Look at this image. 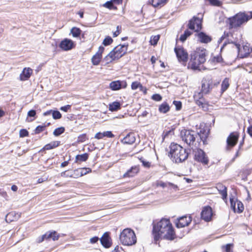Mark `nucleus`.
<instances>
[{"label": "nucleus", "mask_w": 252, "mask_h": 252, "mask_svg": "<svg viewBox=\"0 0 252 252\" xmlns=\"http://www.w3.org/2000/svg\"><path fill=\"white\" fill-rule=\"evenodd\" d=\"M182 140L184 141L189 146L194 145L195 142V139L197 138V141L200 140L199 142L202 141L203 144L206 145L208 144L207 138L209 135V131L206 129H201L199 132H196L192 130L185 129L181 132Z\"/></svg>", "instance_id": "nucleus-1"}, {"label": "nucleus", "mask_w": 252, "mask_h": 252, "mask_svg": "<svg viewBox=\"0 0 252 252\" xmlns=\"http://www.w3.org/2000/svg\"><path fill=\"white\" fill-rule=\"evenodd\" d=\"M206 50L204 48H197L195 51H192L190 55V58L188 63V67L193 70L201 71L205 70L203 64L206 61Z\"/></svg>", "instance_id": "nucleus-2"}, {"label": "nucleus", "mask_w": 252, "mask_h": 252, "mask_svg": "<svg viewBox=\"0 0 252 252\" xmlns=\"http://www.w3.org/2000/svg\"><path fill=\"white\" fill-rule=\"evenodd\" d=\"M169 148L168 156L175 163H181L188 158L189 153L180 145L173 142L171 143Z\"/></svg>", "instance_id": "nucleus-3"}, {"label": "nucleus", "mask_w": 252, "mask_h": 252, "mask_svg": "<svg viewBox=\"0 0 252 252\" xmlns=\"http://www.w3.org/2000/svg\"><path fill=\"white\" fill-rule=\"evenodd\" d=\"M171 224L170 220L168 219H162L157 223L153 222L152 233L156 243L162 238Z\"/></svg>", "instance_id": "nucleus-4"}, {"label": "nucleus", "mask_w": 252, "mask_h": 252, "mask_svg": "<svg viewBox=\"0 0 252 252\" xmlns=\"http://www.w3.org/2000/svg\"><path fill=\"white\" fill-rule=\"evenodd\" d=\"M252 18V11L246 12H239L232 17L227 19L230 28L240 27L243 24L247 22Z\"/></svg>", "instance_id": "nucleus-5"}, {"label": "nucleus", "mask_w": 252, "mask_h": 252, "mask_svg": "<svg viewBox=\"0 0 252 252\" xmlns=\"http://www.w3.org/2000/svg\"><path fill=\"white\" fill-rule=\"evenodd\" d=\"M120 240L123 245L132 246L137 242L136 235L130 228L124 229L120 235Z\"/></svg>", "instance_id": "nucleus-6"}, {"label": "nucleus", "mask_w": 252, "mask_h": 252, "mask_svg": "<svg viewBox=\"0 0 252 252\" xmlns=\"http://www.w3.org/2000/svg\"><path fill=\"white\" fill-rule=\"evenodd\" d=\"M200 143V142L197 141V143H195L194 144V147L196 149L193 150L194 153V159L196 161L201 162L203 164L207 165L209 162V159L205 152L203 150L199 148Z\"/></svg>", "instance_id": "nucleus-7"}, {"label": "nucleus", "mask_w": 252, "mask_h": 252, "mask_svg": "<svg viewBox=\"0 0 252 252\" xmlns=\"http://www.w3.org/2000/svg\"><path fill=\"white\" fill-rule=\"evenodd\" d=\"M202 17L199 18L196 16H194L189 21L187 27L189 29L194 31L196 32L202 29Z\"/></svg>", "instance_id": "nucleus-8"}, {"label": "nucleus", "mask_w": 252, "mask_h": 252, "mask_svg": "<svg viewBox=\"0 0 252 252\" xmlns=\"http://www.w3.org/2000/svg\"><path fill=\"white\" fill-rule=\"evenodd\" d=\"M237 49L238 55L241 58H244L248 56L252 52V48L250 45L246 43L243 45L242 48H240V45L236 44L235 45Z\"/></svg>", "instance_id": "nucleus-9"}, {"label": "nucleus", "mask_w": 252, "mask_h": 252, "mask_svg": "<svg viewBox=\"0 0 252 252\" xmlns=\"http://www.w3.org/2000/svg\"><path fill=\"white\" fill-rule=\"evenodd\" d=\"M174 51L180 62L186 63L188 60V53L183 47H176Z\"/></svg>", "instance_id": "nucleus-10"}, {"label": "nucleus", "mask_w": 252, "mask_h": 252, "mask_svg": "<svg viewBox=\"0 0 252 252\" xmlns=\"http://www.w3.org/2000/svg\"><path fill=\"white\" fill-rule=\"evenodd\" d=\"M239 137V134L237 132H233L230 134L226 140L227 151L230 150L237 144Z\"/></svg>", "instance_id": "nucleus-11"}, {"label": "nucleus", "mask_w": 252, "mask_h": 252, "mask_svg": "<svg viewBox=\"0 0 252 252\" xmlns=\"http://www.w3.org/2000/svg\"><path fill=\"white\" fill-rule=\"evenodd\" d=\"M192 221L190 216L185 215L178 218L175 222L176 227L180 228L188 226Z\"/></svg>", "instance_id": "nucleus-12"}, {"label": "nucleus", "mask_w": 252, "mask_h": 252, "mask_svg": "<svg viewBox=\"0 0 252 252\" xmlns=\"http://www.w3.org/2000/svg\"><path fill=\"white\" fill-rule=\"evenodd\" d=\"M59 46L62 50L67 51L74 48L75 44L71 39L64 38L61 41Z\"/></svg>", "instance_id": "nucleus-13"}, {"label": "nucleus", "mask_w": 252, "mask_h": 252, "mask_svg": "<svg viewBox=\"0 0 252 252\" xmlns=\"http://www.w3.org/2000/svg\"><path fill=\"white\" fill-rule=\"evenodd\" d=\"M201 219L206 222L210 221L213 216V211L211 207L209 206L204 207L200 214Z\"/></svg>", "instance_id": "nucleus-14"}, {"label": "nucleus", "mask_w": 252, "mask_h": 252, "mask_svg": "<svg viewBox=\"0 0 252 252\" xmlns=\"http://www.w3.org/2000/svg\"><path fill=\"white\" fill-rule=\"evenodd\" d=\"M195 37H197V40L202 43L207 44L210 42L212 40V37L208 35L204 32L199 31L195 34Z\"/></svg>", "instance_id": "nucleus-15"}, {"label": "nucleus", "mask_w": 252, "mask_h": 252, "mask_svg": "<svg viewBox=\"0 0 252 252\" xmlns=\"http://www.w3.org/2000/svg\"><path fill=\"white\" fill-rule=\"evenodd\" d=\"M109 87L112 91H117L126 88L127 87V83L125 80L114 81L110 83Z\"/></svg>", "instance_id": "nucleus-16"}, {"label": "nucleus", "mask_w": 252, "mask_h": 252, "mask_svg": "<svg viewBox=\"0 0 252 252\" xmlns=\"http://www.w3.org/2000/svg\"><path fill=\"white\" fill-rule=\"evenodd\" d=\"M100 241L102 246L106 248H109L112 244V240L109 232H105L100 238Z\"/></svg>", "instance_id": "nucleus-17"}, {"label": "nucleus", "mask_w": 252, "mask_h": 252, "mask_svg": "<svg viewBox=\"0 0 252 252\" xmlns=\"http://www.w3.org/2000/svg\"><path fill=\"white\" fill-rule=\"evenodd\" d=\"M128 46V44L125 43L124 44H119L115 47L117 58L120 59L126 53Z\"/></svg>", "instance_id": "nucleus-18"}, {"label": "nucleus", "mask_w": 252, "mask_h": 252, "mask_svg": "<svg viewBox=\"0 0 252 252\" xmlns=\"http://www.w3.org/2000/svg\"><path fill=\"white\" fill-rule=\"evenodd\" d=\"M176 238V234L174 231V229L171 224L169 226V229L165 232V233L162 236L161 239L167 240L172 241Z\"/></svg>", "instance_id": "nucleus-19"}, {"label": "nucleus", "mask_w": 252, "mask_h": 252, "mask_svg": "<svg viewBox=\"0 0 252 252\" xmlns=\"http://www.w3.org/2000/svg\"><path fill=\"white\" fill-rule=\"evenodd\" d=\"M194 98H198V99H195L196 104L201 107L204 111L207 110L208 108V104L205 101L204 98H203V95L201 93H198L196 95Z\"/></svg>", "instance_id": "nucleus-20"}, {"label": "nucleus", "mask_w": 252, "mask_h": 252, "mask_svg": "<svg viewBox=\"0 0 252 252\" xmlns=\"http://www.w3.org/2000/svg\"><path fill=\"white\" fill-rule=\"evenodd\" d=\"M32 73V69L30 67H25L20 75V80L23 81L28 80L30 78Z\"/></svg>", "instance_id": "nucleus-21"}, {"label": "nucleus", "mask_w": 252, "mask_h": 252, "mask_svg": "<svg viewBox=\"0 0 252 252\" xmlns=\"http://www.w3.org/2000/svg\"><path fill=\"white\" fill-rule=\"evenodd\" d=\"M139 171L138 166H133L128 169L124 175V178H130L134 177Z\"/></svg>", "instance_id": "nucleus-22"}, {"label": "nucleus", "mask_w": 252, "mask_h": 252, "mask_svg": "<svg viewBox=\"0 0 252 252\" xmlns=\"http://www.w3.org/2000/svg\"><path fill=\"white\" fill-rule=\"evenodd\" d=\"M135 139L134 134L132 132H129L121 140V142L125 144L130 145L135 142Z\"/></svg>", "instance_id": "nucleus-23"}, {"label": "nucleus", "mask_w": 252, "mask_h": 252, "mask_svg": "<svg viewBox=\"0 0 252 252\" xmlns=\"http://www.w3.org/2000/svg\"><path fill=\"white\" fill-rule=\"evenodd\" d=\"M20 217L19 214L16 213L15 212H11L5 216V220L7 222H11L17 220Z\"/></svg>", "instance_id": "nucleus-24"}, {"label": "nucleus", "mask_w": 252, "mask_h": 252, "mask_svg": "<svg viewBox=\"0 0 252 252\" xmlns=\"http://www.w3.org/2000/svg\"><path fill=\"white\" fill-rule=\"evenodd\" d=\"M210 90V83L209 81L206 79H203L202 80L201 90L199 93H201L202 95L203 94H207Z\"/></svg>", "instance_id": "nucleus-25"}, {"label": "nucleus", "mask_w": 252, "mask_h": 252, "mask_svg": "<svg viewBox=\"0 0 252 252\" xmlns=\"http://www.w3.org/2000/svg\"><path fill=\"white\" fill-rule=\"evenodd\" d=\"M115 135L113 134L111 131H106L103 132H97L95 134L94 138L97 139H102L104 137L108 138H113Z\"/></svg>", "instance_id": "nucleus-26"}, {"label": "nucleus", "mask_w": 252, "mask_h": 252, "mask_svg": "<svg viewBox=\"0 0 252 252\" xmlns=\"http://www.w3.org/2000/svg\"><path fill=\"white\" fill-rule=\"evenodd\" d=\"M89 158V154L84 153L81 155H77L75 157V163H79L81 162L86 161Z\"/></svg>", "instance_id": "nucleus-27"}, {"label": "nucleus", "mask_w": 252, "mask_h": 252, "mask_svg": "<svg viewBox=\"0 0 252 252\" xmlns=\"http://www.w3.org/2000/svg\"><path fill=\"white\" fill-rule=\"evenodd\" d=\"M60 144L61 141H52L48 144H46L43 147V150H51L58 147L60 145Z\"/></svg>", "instance_id": "nucleus-28"}, {"label": "nucleus", "mask_w": 252, "mask_h": 252, "mask_svg": "<svg viewBox=\"0 0 252 252\" xmlns=\"http://www.w3.org/2000/svg\"><path fill=\"white\" fill-rule=\"evenodd\" d=\"M47 239L48 240L52 239L53 241H57L60 238V234H58L56 231L52 230L47 232Z\"/></svg>", "instance_id": "nucleus-29"}, {"label": "nucleus", "mask_w": 252, "mask_h": 252, "mask_svg": "<svg viewBox=\"0 0 252 252\" xmlns=\"http://www.w3.org/2000/svg\"><path fill=\"white\" fill-rule=\"evenodd\" d=\"M170 108L168 104L164 101L159 106L158 111L161 113L165 114L169 111Z\"/></svg>", "instance_id": "nucleus-30"}, {"label": "nucleus", "mask_w": 252, "mask_h": 252, "mask_svg": "<svg viewBox=\"0 0 252 252\" xmlns=\"http://www.w3.org/2000/svg\"><path fill=\"white\" fill-rule=\"evenodd\" d=\"M121 107V103L119 101H114L109 105V110L111 112L117 111Z\"/></svg>", "instance_id": "nucleus-31"}, {"label": "nucleus", "mask_w": 252, "mask_h": 252, "mask_svg": "<svg viewBox=\"0 0 252 252\" xmlns=\"http://www.w3.org/2000/svg\"><path fill=\"white\" fill-rule=\"evenodd\" d=\"M36 110L32 109L29 111L27 114V118H26V122H32L34 121L36 118Z\"/></svg>", "instance_id": "nucleus-32"}, {"label": "nucleus", "mask_w": 252, "mask_h": 252, "mask_svg": "<svg viewBox=\"0 0 252 252\" xmlns=\"http://www.w3.org/2000/svg\"><path fill=\"white\" fill-rule=\"evenodd\" d=\"M102 55H99L98 53H95L91 59L92 64L94 65H98L102 59Z\"/></svg>", "instance_id": "nucleus-33"}, {"label": "nucleus", "mask_w": 252, "mask_h": 252, "mask_svg": "<svg viewBox=\"0 0 252 252\" xmlns=\"http://www.w3.org/2000/svg\"><path fill=\"white\" fill-rule=\"evenodd\" d=\"M167 0H149V2L154 7H157L158 6H163Z\"/></svg>", "instance_id": "nucleus-34"}, {"label": "nucleus", "mask_w": 252, "mask_h": 252, "mask_svg": "<svg viewBox=\"0 0 252 252\" xmlns=\"http://www.w3.org/2000/svg\"><path fill=\"white\" fill-rule=\"evenodd\" d=\"M167 185L169 186L172 187L175 190H177L178 189V186L175 185L171 183L168 182L167 183L163 182L162 181H160L159 182L157 183V186L161 187L163 188L167 187Z\"/></svg>", "instance_id": "nucleus-35"}, {"label": "nucleus", "mask_w": 252, "mask_h": 252, "mask_svg": "<svg viewBox=\"0 0 252 252\" xmlns=\"http://www.w3.org/2000/svg\"><path fill=\"white\" fill-rule=\"evenodd\" d=\"M192 34V32L189 31V30H185L184 33L180 36V40L183 42L185 41L187 38L190 36Z\"/></svg>", "instance_id": "nucleus-36"}, {"label": "nucleus", "mask_w": 252, "mask_h": 252, "mask_svg": "<svg viewBox=\"0 0 252 252\" xmlns=\"http://www.w3.org/2000/svg\"><path fill=\"white\" fill-rule=\"evenodd\" d=\"M237 206L233 207V211L235 213H240L244 210V206L242 203L239 201H237Z\"/></svg>", "instance_id": "nucleus-37"}, {"label": "nucleus", "mask_w": 252, "mask_h": 252, "mask_svg": "<svg viewBox=\"0 0 252 252\" xmlns=\"http://www.w3.org/2000/svg\"><path fill=\"white\" fill-rule=\"evenodd\" d=\"M82 31L80 28L77 27H73L70 31V32L72 36L74 37H78L80 36Z\"/></svg>", "instance_id": "nucleus-38"}, {"label": "nucleus", "mask_w": 252, "mask_h": 252, "mask_svg": "<svg viewBox=\"0 0 252 252\" xmlns=\"http://www.w3.org/2000/svg\"><path fill=\"white\" fill-rule=\"evenodd\" d=\"M65 131V128L63 126H61L56 128L53 131V135L56 136H59Z\"/></svg>", "instance_id": "nucleus-39"}, {"label": "nucleus", "mask_w": 252, "mask_h": 252, "mask_svg": "<svg viewBox=\"0 0 252 252\" xmlns=\"http://www.w3.org/2000/svg\"><path fill=\"white\" fill-rule=\"evenodd\" d=\"M103 6L110 10H116L117 9L116 6L114 5L111 0L106 1L103 4Z\"/></svg>", "instance_id": "nucleus-40"}, {"label": "nucleus", "mask_w": 252, "mask_h": 252, "mask_svg": "<svg viewBox=\"0 0 252 252\" xmlns=\"http://www.w3.org/2000/svg\"><path fill=\"white\" fill-rule=\"evenodd\" d=\"M229 86L228 78H225L221 84V93L226 90Z\"/></svg>", "instance_id": "nucleus-41"}, {"label": "nucleus", "mask_w": 252, "mask_h": 252, "mask_svg": "<svg viewBox=\"0 0 252 252\" xmlns=\"http://www.w3.org/2000/svg\"><path fill=\"white\" fill-rule=\"evenodd\" d=\"M116 49L115 48L107 55L108 58H110L111 60L113 61L116 60H119V58H117V55L116 52Z\"/></svg>", "instance_id": "nucleus-42"}, {"label": "nucleus", "mask_w": 252, "mask_h": 252, "mask_svg": "<svg viewBox=\"0 0 252 252\" xmlns=\"http://www.w3.org/2000/svg\"><path fill=\"white\" fill-rule=\"evenodd\" d=\"M237 199L235 197L232 195H230L229 196V201L230 203V207L233 211V207H236Z\"/></svg>", "instance_id": "nucleus-43"}, {"label": "nucleus", "mask_w": 252, "mask_h": 252, "mask_svg": "<svg viewBox=\"0 0 252 252\" xmlns=\"http://www.w3.org/2000/svg\"><path fill=\"white\" fill-rule=\"evenodd\" d=\"M79 170H80V173L82 176L86 175L88 173H91L92 170L90 168H78Z\"/></svg>", "instance_id": "nucleus-44"}, {"label": "nucleus", "mask_w": 252, "mask_h": 252, "mask_svg": "<svg viewBox=\"0 0 252 252\" xmlns=\"http://www.w3.org/2000/svg\"><path fill=\"white\" fill-rule=\"evenodd\" d=\"M113 41V39L110 36H107L103 40L102 44L104 46L110 45Z\"/></svg>", "instance_id": "nucleus-45"}, {"label": "nucleus", "mask_w": 252, "mask_h": 252, "mask_svg": "<svg viewBox=\"0 0 252 252\" xmlns=\"http://www.w3.org/2000/svg\"><path fill=\"white\" fill-rule=\"evenodd\" d=\"M205 1L212 6H220V1L219 0H205Z\"/></svg>", "instance_id": "nucleus-46"}, {"label": "nucleus", "mask_w": 252, "mask_h": 252, "mask_svg": "<svg viewBox=\"0 0 252 252\" xmlns=\"http://www.w3.org/2000/svg\"><path fill=\"white\" fill-rule=\"evenodd\" d=\"M52 117L54 120L60 119L62 118V114L59 111L57 110H53Z\"/></svg>", "instance_id": "nucleus-47"}, {"label": "nucleus", "mask_w": 252, "mask_h": 252, "mask_svg": "<svg viewBox=\"0 0 252 252\" xmlns=\"http://www.w3.org/2000/svg\"><path fill=\"white\" fill-rule=\"evenodd\" d=\"M160 36L159 35L152 36L150 40L151 44L152 45H156L157 44L158 41L159 39Z\"/></svg>", "instance_id": "nucleus-48"}, {"label": "nucleus", "mask_w": 252, "mask_h": 252, "mask_svg": "<svg viewBox=\"0 0 252 252\" xmlns=\"http://www.w3.org/2000/svg\"><path fill=\"white\" fill-rule=\"evenodd\" d=\"M45 129V126H43V125H39L36 126L35 129H34V133L37 134H39L41 132L43 131Z\"/></svg>", "instance_id": "nucleus-49"}, {"label": "nucleus", "mask_w": 252, "mask_h": 252, "mask_svg": "<svg viewBox=\"0 0 252 252\" xmlns=\"http://www.w3.org/2000/svg\"><path fill=\"white\" fill-rule=\"evenodd\" d=\"M87 139V134L86 133H83L79 136H78L77 138V142L78 143H82L85 142Z\"/></svg>", "instance_id": "nucleus-50"}, {"label": "nucleus", "mask_w": 252, "mask_h": 252, "mask_svg": "<svg viewBox=\"0 0 252 252\" xmlns=\"http://www.w3.org/2000/svg\"><path fill=\"white\" fill-rule=\"evenodd\" d=\"M173 104L175 106L176 110L177 111H179L181 110L182 107V103L181 101L174 100L173 102Z\"/></svg>", "instance_id": "nucleus-51"}, {"label": "nucleus", "mask_w": 252, "mask_h": 252, "mask_svg": "<svg viewBox=\"0 0 252 252\" xmlns=\"http://www.w3.org/2000/svg\"><path fill=\"white\" fill-rule=\"evenodd\" d=\"M29 134V131L26 129H21L19 132L20 137H25L28 136Z\"/></svg>", "instance_id": "nucleus-52"}, {"label": "nucleus", "mask_w": 252, "mask_h": 252, "mask_svg": "<svg viewBox=\"0 0 252 252\" xmlns=\"http://www.w3.org/2000/svg\"><path fill=\"white\" fill-rule=\"evenodd\" d=\"M221 198L225 201L226 204H227L226 201V197H227V191H226V188L224 187V188L221 189Z\"/></svg>", "instance_id": "nucleus-53"}, {"label": "nucleus", "mask_w": 252, "mask_h": 252, "mask_svg": "<svg viewBox=\"0 0 252 252\" xmlns=\"http://www.w3.org/2000/svg\"><path fill=\"white\" fill-rule=\"evenodd\" d=\"M131 87L132 90H135L139 87L142 88V86L140 82L135 81L132 83Z\"/></svg>", "instance_id": "nucleus-54"}, {"label": "nucleus", "mask_w": 252, "mask_h": 252, "mask_svg": "<svg viewBox=\"0 0 252 252\" xmlns=\"http://www.w3.org/2000/svg\"><path fill=\"white\" fill-rule=\"evenodd\" d=\"M72 174V178H78L79 177H81L80 173V170H79V168L73 170V173Z\"/></svg>", "instance_id": "nucleus-55"}, {"label": "nucleus", "mask_w": 252, "mask_h": 252, "mask_svg": "<svg viewBox=\"0 0 252 252\" xmlns=\"http://www.w3.org/2000/svg\"><path fill=\"white\" fill-rule=\"evenodd\" d=\"M233 244H228L225 246L223 247L222 248L224 249L226 252H232Z\"/></svg>", "instance_id": "nucleus-56"}, {"label": "nucleus", "mask_w": 252, "mask_h": 252, "mask_svg": "<svg viewBox=\"0 0 252 252\" xmlns=\"http://www.w3.org/2000/svg\"><path fill=\"white\" fill-rule=\"evenodd\" d=\"M152 98L155 101H159L162 100V97L160 94H155L152 95Z\"/></svg>", "instance_id": "nucleus-57"}, {"label": "nucleus", "mask_w": 252, "mask_h": 252, "mask_svg": "<svg viewBox=\"0 0 252 252\" xmlns=\"http://www.w3.org/2000/svg\"><path fill=\"white\" fill-rule=\"evenodd\" d=\"M208 62H210L211 63H220V58L217 56L216 57H214L212 59H210Z\"/></svg>", "instance_id": "nucleus-58"}, {"label": "nucleus", "mask_w": 252, "mask_h": 252, "mask_svg": "<svg viewBox=\"0 0 252 252\" xmlns=\"http://www.w3.org/2000/svg\"><path fill=\"white\" fill-rule=\"evenodd\" d=\"M98 240H100V239L97 236H94L92 238H91L90 240V242L91 244H95L97 243Z\"/></svg>", "instance_id": "nucleus-59"}, {"label": "nucleus", "mask_w": 252, "mask_h": 252, "mask_svg": "<svg viewBox=\"0 0 252 252\" xmlns=\"http://www.w3.org/2000/svg\"><path fill=\"white\" fill-rule=\"evenodd\" d=\"M71 106L70 105H66L63 106H62L60 108V110L64 111V112H67V111L71 108Z\"/></svg>", "instance_id": "nucleus-60"}, {"label": "nucleus", "mask_w": 252, "mask_h": 252, "mask_svg": "<svg viewBox=\"0 0 252 252\" xmlns=\"http://www.w3.org/2000/svg\"><path fill=\"white\" fill-rule=\"evenodd\" d=\"M0 195L6 199L8 197L6 192L4 190H2L1 189H0Z\"/></svg>", "instance_id": "nucleus-61"}, {"label": "nucleus", "mask_w": 252, "mask_h": 252, "mask_svg": "<svg viewBox=\"0 0 252 252\" xmlns=\"http://www.w3.org/2000/svg\"><path fill=\"white\" fill-rule=\"evenodd\" d=\"M67 171H65L63 172H62L61 173V176L62 177H70L72 178V174H69V173H67Z\"/></svg>", "instance_id": "nucleus-62"}, {"label": "nucleus", "mask_w": 252, "mask_h": 252, "mask_svg": "<svg viewBox=\"0 0 252 252\" xmlns=\"http://www.w3.org/2000/svg\"><path fill=\"white\" fill-rule=\"evenodd\" d=\"M103 61L105 62V64H108L113 62L111 59L108 58L107 56L103 58Z\"/></svg>", "instance_id": "nucleus-63"}, {"label": "nucleus", "mask_w": 252, "mask_h": 252, "mask_svg": "<svg viewBox=\"0 0 252 252\" xmlns=\"http://www.w3.org/2000/svg\"><path fill=\"white\" fill-rule=\"evenodd\" d=\"M104 51V47L102 46H100L98 48V51L96 53H98L99 55H102Z\"/></svg>", "instance_id": "nucleus-64"}]
</instances>
